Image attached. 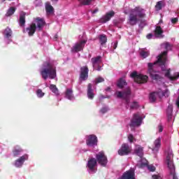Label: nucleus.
<instances>
[{"label": "nucleus", "instance_id": "1", "mask_svg": "<svg viewBox=\"0 0 179 179\" xmlns=\"http://www.w3.org/2000/svg\"><path fill=\"white\" fill-rule=\"evenodd\" d=\"M167 62V51H164L162 54L157 57V61L154 63H148V73H149L151 78L154 80H159L162 76L157 74V72L155 71L156 66H160L162 71L164 72L166 78H168L170 80H177L179 78V73H175L173 76L170 75V69H167L166 66V62Z\"/></svg>", "mask_w": 179, "mask_h": 179}, {"label": "nucleus", "instance_id": "2", "mask_svg": "<svg viewBox=\"0 0 179 179\" xmlns=\"http://www.w3.org/2000/svg\"><path fill=\"white\" fill-rule=\"evenodd\" d=\"M41 76L45 80L57 78V67L51 62H45L39 70Z\"/></svg>", "mask_w": 179, "mask_h": 179}, {"label": "nucleus", "instance_id": "3", "mask_svg": "<svg viewBox=\"0 0 179 179\" xmlns=\"http://www.w3.org/2000/svg\"><path fill=\"white\" fill-rule=\"evenodd\" d=\"M145 16H146L145 9L139 6L132 8L129 12V24H130L131 26H135V24H136L141 19L145 17Z\"/></svg>", "mask_w": 179, "mask_h": 179}, {"label": "nucleus", "instance_id": "4", "mask_svg": "<svg viewBox=\"0 0 179 179\" xmlns=\"http://www.w3.org/2000/svg\"><path fill=\"white\" fill-rule=\"evenodd\" d=\"M44 20L37 18L31 23L25 30H24V33H27L29 36H33L34 33H36V30H41L43 27H44L45 24Z\"/></svg>", "mask_w": 179, "mask_h": 179}, {"label": "nucleus", "instance_id": "5", "mask_svg": "<svg viewBox=\"0 0 179 179\" xmlns=\"http://www.w3.org/2000/svg\"><path fill=\"white\" fill-rule=\"evenodd\" d=\"M159 97L162 99V97H169L170 96V92L169 90L165 88V90L160 89L158 92L151 93L150 94V101L153 103L154 101H156V98Z\"/></svg>", "mask_w": 179, "mask_h": 179}, {"label": "nucleus", "instance_id": "6", "mask_svg": "<svg viewBox=\"0 0 179 179\" xmlns=\"http://www.w3.org/2000/svg\"><path fill=\"white\" fill-rule=\"evenodd\" d=\"M145 118V115L142 113H135L133 115V118L131 120L130 126L131 127H141L142 124V121Z\"/></svg>", "mask_w": 179, "mask_h": 179}, {"label": "nucleus", "instance_id": "7", "mask_svg": "<svg viewBox=\"0 0 179 179\" xmlns=\"http://www.w3.org/2000/svg\"><path fill=\"white\" fill-rule=\"evenodd\" d=\"M115 95L118 99H123V100H125L126 104H129L130 101V96H131V89L127 88L123 92L117 91L115 92Z\"/></svg>", "mask_w": 179, "mask_h": 179}, {"label": "nucleus", "instance_id": "8", "mask_svg": "<svg viewBox=\"0 0 179 179\" xmlns=\"http://www.w3.org/2000/svg\"><path fill=\"white\" fill-rule=\"evenodd\" d=\"M131 78L134 80L136 83H146L148 82V77L143 74H139L136 71H134L130 74Z\"/></svg>", "mask_w": 179, "mask_h": 179}, {"label": "nucleus", "instance_id": "9", "mask_svg": "<svg viewBox=\"0 0 179 179\" xmlns=\"http://www.w3.org/2000/svg\"><path fill=\"white\" fill-rule=\"evenodd\" d=\"M96 160L102 167H106L107 166V163H108V160L107 159V157L104 154V152L101 151L96 155Z\"/></svg>", "mask_w": 179, "mask_h": 179}, {"label": "nucleus", "instance_id": "10", "mask_svg": "<svg viewBox=\"0 0 179 179\" xmlns=\"http://www.w3.org/2000/svg\"><path fill=\"white\" fill-rule=\"evenodd\" d=\"M132 151V148L127 143H123L118 150L117 153L120 156H127Z\"/></svg>", "mask_w": 179, "mask_h": 179}, {"label": "nucleus", "instance_id": "11", "mask_svg": "<svg viewBox=\"0 0 179 179\" xmlns=\"http://www.w3.org/2000/svg\"><path fill=\"white\" fill-rule=\"evenodd\" d=\"M86 145L89 148H94V146H97V136L94 134L87 136Z\"/></svg>", "mask_w": 179, "mask_h": 179}, {"label": "nucleus", "instance_id": "12", "mask_svg": "<svg viewBox=\"0 0 179 179\" xmlns=\"http://www.w3.org/2000/svg\"><path fill=\"white\" fill-rule=\"evenodd\" d=\"M146 166L148 170L150 171H156V167L153 164H148V160L146 159H142L137 164V167L142 168Z\"/></svg>", "mask_w": 179, "mask_h": 179}, {"label": "nucleus", "instance_id": "13", "mask_svg": "<svg viewBox=\"0 0 179 179\" xmlns=\"http://www.w3.org/2000/svg\"><path fill=\"white\" fill-rule=\"evenodd\" d=\"M97 167V160L94 158H90L87 164V168L89 173H94Z\"/></svg>", "mask_w": 179, "mask_h": 179}, {"label": "nucleus", "instance_id": "14", "mask_svg": "<svg viewBox=\"0 0 179 179\" xmlns=\"http://www.w3.org/2000/svg\"><path fill=\"white\" fill-rule=\"evenodd\" d=\"M162 23H163V20H160L155 28V33L157 38H163V37H164V35H163L164 31L163 28L162 27Z\"/></svg>", "mask_w": 179, "mask_h": 179}, {"label": "nucleus", "instance_id": "15", "mask_svg": "<svg viewBox=\"0 0 179 179\" xmlns=\"http://www.w3.org/2000/svg\"><path fill=\"white\" fill-rule=\"evenodd\" d=\"M86 44V41H81L77 42L74 44V45L71 48V51L73 52H79V51H82L85 45Z\"/></svg>", "mask_w": 179, "mask_h": 179}, {"label": "nucleus", "instance_id": "16", "mask_svg": "<svg viewBox=\"0 0 179 179\" xmlns=\"http://www.w3.org/2000/svg\"><path fill=\"white\" fill-rule=\"evenodd\" d=\"M92 62L94 69H96V71H100L101 69V66H100V64H101V57L97 56L96 57H93Z\"/></svg>", "mask_w": 179, "mask_h": 179}, {"label": "nucleus", "instance_id": "17", "mask_svg": "<svg viewBox=\"0 0 179 179\" xmlns=\"http://www.w3.org/2000/svg\"><path fill=\"white\" fill-rule=\"evenodd\" d=\"M28 159H29V155L25 154L22 157H20V158H18L17 160H15L14 163V166L15 167L20 168L22 167V166H23L24 162H26V160H28Z\"/></svg>", "mask_w": 179, "mask_h": 179}, {"label": "nucleus", "instance_id": "18", "mask_svg": "<svg viewBox=\"0 0 179 179\" xmlns=\"http://www.w3.org/2000/svg\"><path fill=\"white\" fill-rule=\"evenodd\" d=\"M89 78V69L87 66H83L80 69V80H86Z\"/></svg>", "mask_w": 179, "mask_h": 179}, {"label": "nucleus", "instance_id": "19", "mask_svg": "<svg viewBox=\"0 0 179 179\" xmlns=\"http://www.w3.org/2000/svg\"><path fill=\"white\" fill-rule=\"evenodd\" d=\"M118 179H135V171L133 169H130L129 171H126Z\"/></svg>", "mask_w": 179, "mask_h": 179}, {"label": "nucleus", "instance_id": "20", "mask_svg": "<svg viewBox=\"0 0 179 179\" xmlns=\"http://www.w3.org/2000/svg\"><path fill=\"white\" fill-rule=\"evenodd\" d=\"M115 13L113 10L109 11L105 15L102 16L100 19L101 23H107V22L110 21L111 17H114Z\"/></svg>", "mask_w": 179, "mask_h": 179}, {"label": "nucleus", "instance_id": "21", "mask_svg": "<svg viewBox=\"0 0 179 179\" xmlns=\"http://www.w3.org/2000/svg\"><path fill=\"white\" fill-rule=\"evenodd\" d=\"M3 36L6 43H7V44H9V43L12 41V40H10V37H12V29L10 28H6L4 30Z\"/></svg>", "mask_w": 179, "mask_h": 179}, {"label": "nucleus", "instance_id": "22", "mask_svg": "<svg viewBox=\"0 0 179 179\" xmlns=\"http://www.w3.org/2000/svg\"><path fill=\"white\" fill-rule=\"evenodd\" d=\"M134 155H136V156L141 157V160H142V159H145L142 158L143 157V148L139 145H136L134 150Z\"/></svg>", "mask_w": 179, "mask_h": 179}, {"label": "nucleus", "instance_id": "23", "mask_svg": "<svg viewBox=\"0 0 179 179\" xmlns=\"http://www.w3.org/2000/svg\"><path fill=\"white\" fill-rule=\"evenodd\" d=\"M160 146H162V138L159 137L154 141V147L152 149V152L154 153H157L159 149H160Z\"/></svg>", "mask_w": 179, "mask_h": 179}, {"label": "nucleus", "instance_id": "24", "mask_svg": "<svg viewBox=\"0 0 179 179\" xmlns=\"http://www.w3.org/2000/svg\"><path fill=\"white\" fill-rule=\"evenodd\" d=\"M65 98L68 100L73 101L75 100V96L73 95V90L72 88H67L64 92Z\"/></svg>", "mask_w": 179, "mask_h": 179}, {"label": "nucleus", "instance_id": "25", "mask_svg": "<svg viewBox=\"0 0 179 179\" xmlns=\"http://www.w3.org/2000/svg\"><path fill=\"white\" fill-rule=\"evenodd\" d=\"M87 97L90 100H93V98L94 97V92H93V90H92V84H89L87 86Z\"/></svg>", "mask_w": 179, "mask_h": 179}, {"label": "nucleus", "instance_id": "26", "mask_svg": "<svg viewBox=\"0 0 179 179\" xmlns=\"http://www.w3.org/2000/svg\"><path fill=\"white\" fill-rule=\"evenodd\" d=\"M164 6H166V3H164V1H159L157 2V3L155 5V10H162V9H163V8H164Z\"/></svg>", "mask_w": 179, "mask_h": 179}, {"label": "nucleus", "instance_id": "27", "mask_svg": "<svg viewBox=\"0 0 179 179\" xmlns=\"http://www.w3.org/2000/svg\"><path fill=\"white\" fill-rule=\"evenodd\" d=\"M78 1L80 5H82L83 6H89V5L94 2V0H78Z\"/></svg>", "mask_w": 179, "mask_h": 179}, {"label": "nucleus", "instance_id": "28", "mask_svg": "<svg viewBox=\"0 0 179 179\" xmlns=\"http://www.w3.org/2000/svg\"><path fill=\"white\" fill-rule=\"evenodd\" d=\"M26 14L24 13H21L20 15V25L22 27L24 26V23H26Z\"/></svg>", "mask_w": 179, "mask_h": 179}, {"label": "nucleus", "instance_id": "29", "mask_svg": "<svg viewBox=\"0 0 179 179\" xmlns=\"http://www.w3.org/2000/svg\"><path fill=\"white\" fill-rule=\"evenodd\" d=\"M22 152H23V150H22L19 145H17L14 148L13 150V156L15 157H17L19 156V155H20L22 153Z\"/></svg>", "mask_w": 179, "mask_h": 179}, {"label": "nucleus", "instance_id": "30", "mask_svg": "<svg viewBox=\"0 0 179 179\" xmlns=\"http://www.w3.org/2000/svg\"><path fill=\"white\" fill-rule=\"evenodd\" d=\"M45 10H46L47 15H51L54 12V8H52L50 5V3H46V4H45Z\"/></svg>", "mask_w": 179, "mask_h": 179}, {"label": "nucleus", "instance_id": "31", "mask_svg": "<svg viewBox=\"0 0 179 179\" xmlns=\"http://www.w3.org/2000/svg\"><path fill=\"white\" fill-rule=\"evenodd\" d=\"M166 114L169 120H171V117L173 115V105H169L166 110Z\"/></svg>", "mask_w": 179, "mask_h": 179}, {"label": "nucleus", "instance_id": "32", "mask_svg": "<svg viewBox=\"0 0 179 179\" xmlns=\"http://www.w3.org/2000/svg\"><path fill=\"white\" fill-rule=\"evenodd\" d=\"M99 43L101 45L107 43V36H106V35L104 34L99 35Z\"/></svg>", "mask_w": 179, "mask_h": 179}, {"label": "nucleus", "instance_id": "33", "mask_svg": "<svg viewBox=\"0 0 179 179\" xmlns=\"http://www.w3.org/2000/svg\"><path fill=\"white\" fill-rule=\"evenodd\" d=\"M50 89L52 93L55 94V96H59V92L58 91V88H57V86L55 85H50Z\"/></svg>", "mask_w": 179, "mask_h": 179}, {"label": "nucleus", "instance_id": "34", "mask_svg": "<svg viewBox=\"0 0 179 179\" xmlns=\"http://www.w3.org/2000/svg\"><path fill=\"white\" fill-rule=\"evenodd\" d=\"M140 55L142 58H147V57H149V51L146 49H142L140 50Z\"/></svg>", "mask_w": 179, "mask_h": 179}, {"label": "nucleus", "instance_id": "35", "mask_svg": "<svg viewBox=\"0 0 179 179\" xmlns=\"http://www.w3.org/2000/svg\"><path fill=\"white\" fill-rule=\"evenodd\" d=\"M124 86H127V82L125 80L120 78L117 82V87H119L120 89H122Z\"/></svg>", "mask_w": 179, "mask_h": 179}, {"label": "nucleus", "instance_id": "36", "mask_svg": "<svg viewBox=\"0 0 179 179\" xmlns=\"http://www.w3.org/2000/svg\"><path fill=\"white\" fill-rule=\"evenodd\" d=\"M36 94L38 99H43V96H45V93H44L41 89H38L36 91Z\"/></svg>", "mask_w": 179, "mask_h": 179}, {"label": "nucleus", "instance_id": "37", "mask_svg": "<svg viewBox=\"0 0 179 179\" xmlns=\"http://www.w3.org/2000/svg\"><path fill=\"white\" fill-rule=\"evenodd\" d=\"M15 11H16V8L14 7H11L8 10L6 15V16H12V15H13V13H15Z\"/></svg>", "mask_w": 179, "mask_h": 179}, {"label": "nucleus", "instance_id": "38", "mask_svg": "<svg viewBox=\"0 0 179 179\" xmlns=\"http://www.w3.org/2000/svg\"><path fill=\"white\" fill-rule=\"evenodd\" d=\"M138 107H139V103L137 101H133L130 105V108L132 110L138 108Z\"/></svg>", "mask_w": 179, "mask_h": 179}, {"label": "nucleus", "instance_id": "39", "mask_svg": "<svg viewBox=\"0 0 179 179\" xmlns=\"http://www.w3.org/2000/svg\"><path fill=\"white\" fill-rule=\"evenodd\" d=\"M103 82H104L103 77H98L95 79V83H101Z\"/></svg>", "mask_w": 179, "mask_h": 179}, {"label": "nucleus", "instance_id": "40", "mask_svg": "<svg viewBox=\"0 0 179 179\" xmlns=\"http://www.w3.org/2000/svg\"><path fill=\"white\" fill-rule=\"evenodd\" d=\"M128 141L130 142V143H132L134 141H135V137H134V135L132 134H129L128 135Z\"/></svg>", "mask_w": 179, "mask_h": 179}, {"label": "nucleus", "instance_id": "41", "mask_svg": "<svg viewBox=\"0 0 179 179\" xmlns=\"http://www.w3.org/2000/svg\"><path fill=\"white\" fill-rule=\"evenodd\" d=\"M163 45L166 50H171V45H170L169 43L166 42L164 43Z\"/></svg>", "mask_w": 179, "mask_h": 179}, {"label": "nucleus", "instance_id": "42", "mask_svg": "<svg viewBox=\"0 0 179 179\" xmlns=\"http://www.w3.org/2000/svg\"><path fill=\"white\" fill-rule=\"evenodd\" d=\"M171 23H173V24H176V23H177V22H178V19L177 17L171 18Z\"/></svg>", "mask_w": 179, "mask_h": 179}, {"label": "nucleus", "instance_id": "43", "mask_svg": "<svg viewBox=\"0 0 179 179\" xmlns=\"http://www.w3.org/2000/svg\"><path fill=\"white\" fill-rule=\"evenodd\" d=\"M107 111H108V108H103L101 109L100 113H101V114H105V113H107Z\"/></svg>", "mask_w": 179, "mask_h": 179}, {"label": "nucleus", "instance_id": "44", "mask_svg": "<svg viewBox=\"0 0 179 179\" xmlns=\"http://www.w3.org/2000/svg\"><path fill=\"white\" fill-rule=\"evenodd\" d=\"M113 50H115L117 48V46L118 45V42L115 41L112 43Z\"/></svg>", "mask_w": 179, "mask_h": 179}, {"label": "nucleus", "instance_id": "45", "mask_svg": "<svg viewBox=\"0 0 179 179\" xmlns=\"http://www.w3.org/2000/svg\"><path fill=\"white\" fill-rule=\"evenodd\" d=\"M152 179H162V178L159 175H153Z\"/></svg>", "mask_w": 179, "mask_h": 179}, {"label": "nucleus", "instance_id": "46", "mask_svg": "<svg viewBox=\"0 0 179 179\" xmlns=\"http://www.w3.org/2000/svg\"><path fill=\"white\" fill-rule=\"evenodd\" d=\"M153 37H155V36H154L153 34H148L147 35V36H146V38H148V40H150V38H153Z\"/></svg>", "mask_w": 179, "mask_h": 179}, {"label": "nucleus", "instance_id": "47", "mask_svg": "<svg viewBox=\"0 0 179 179\" xmlns=\"http://www.w3.org/2000/svg\"><path fill=\"white\" fill-rule=\"evenodd\" d=\"M159 132H163V126L159 125L158 127Z\"/></svg>", "mask_w": 179, "mask_h": 179}, {"label": "nucleus", "instance_id": "48", "mask_svg": "<svg viewBox=\"0 0 179 179\" xmlns=\"http://www.w3.org/2000/svg\"><path fill=\"white\" fill-rule=\"evenodd\" d=\"M97 12H99V8H96L95 10H94L92 11V13L94 14V13H97Z\"/></svg>", "mask_w": 179, "mask_h": 179}, {"label": "nucleus", "instance_id": "49", "mask_svg": "<svg viewBox=\"0 0 179 179\" xmlns=\"http://www.w3.org/2000/svg\"><path fill=\"white\" fill-rule=\"evenodd\" d=\"M106 92H110V90H111V88H110V87H108V88H106Z\"/></svg>", "mask_w": 179, "mask_h": 179}, {"label": "nucleus", "instance_id": "50", "mask_svg": "<svg viewBox=\"0 0 179 179\" xmlns=\"http://www.w3.org/2000/svg\"><path fill=\"white\" fill-rule=\"evenodd\" d=\"M52 1H58V0H52Z\"/></svg>", "mask_w": 179, "mask_h": 179}]
</instances>
